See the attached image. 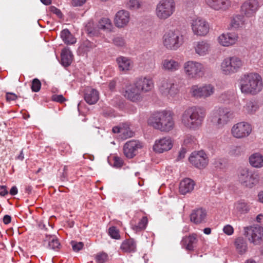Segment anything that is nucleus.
Listing matches in <instances>:
<instances>
[{
  "mask_svg": "<svg viewBox=\"0 0 263 263\" xmlns=\"http://www.w3.org/2000/svg\"><path fill=\"white\" fill-rule=\"evenodd\" d=\"M124 6L127 10L137 11L142 8L143 1L142 0H125L124 2Z\"/></svg>",
  "mask_w": 263,
  "mask_h": 263,
  "instance_id": "obj_38",
  "label": "nucleus"
},
{
  "mask_svg": "<svg viewBox=\"0 0 263 263\" xmlns=\"http://www.w3.org/2000/svg\"><path fill=\"white\" fill-rule=\"evenodd\" d=\"M233 118V112L226 107H216L212 112L211 121L218 128H222Z\"/></svg>",
  "mask_w": 263,
  "mask_h": 263,
  "instance_id": "obj_7",
  "label": "nucleus"
},
{
  "mask_svg": "<svg viewBox=\"0 0 263 263\" xmlns=\"http://www.w3.org/2000/svg\"><path fill=\"white\" fill-rule=\"evenodd\" d=\"M148 219L147 217H143L138 224H131V227L133 230L136 233L144 231L147 226Z\"/></svg>",
  "mask_w": 263,
  "mask_h": 263,
  "instance_id": "obj_41",
  "label": "nucleus"
},
{
  "mask_svg": "<svg viewBox=\"0 0 263 263\" xmlns=\"http://www.w3.org/2000/svg\"><path fill=\"white\" fill-rule=\"evenodd\" d=\"M243 65L242 59L234 55L225 58L221 63L220 69L225 75H231L239 71Z\"/></svg>",
  "mask_w": 263,
  "mask_h": 263,
  "instance_id": "obj_8",
  "label": "nucleus"
},
{
  "mask_svg": "<svg viewBox=\"0 0 263 263\" xmlns=\"http://www.w3.org/2000/svg\"><path fill=\"white\" fill-rule=\"evenodd\" d=\"M191 27L194 34L201 36H205L209 33L210 29L209 23L201 17L193 19Z\"/></svg>",
  "mask_w": 263,
  "mask_h": 263,
  "instance_id": "obj_16",
  "label": "nucleus"
},
{
  "mask_svg": "<svg viewBox=\"0 0 263 263\" xmlns=\"http://www.w3.org/2000/svg\"><path fill=\"white\" fill-rule=\"evenodd\" d=\"M107 254L105 253H101L97 254L96 259L98 263H104L107 259Z\"/></svg>",
  "mask_w": 263,
  "mask_h": 263,
  "instance_id": "obj_51",
  "label": "nucleus"
},
{
  "mask_svg": "<svg viewBox=\"0 0 263 263\" xmlns=\"http://www.w3.org/2000/svg\"><path fill=\"white\" fill-rule=\"evenodd\" d=\"M130 20V12L127 10L121 9L116 13L114 23L116 27L122 29L128 25Z\"/></svg>",
  "mask_w": 263,
  "mask_h": 263,
  "instance_id": "obj_18",
  "label": "nucleus"
},
{
  "mask_svg": "<svg viewBox=\"0 0 263 263\" xmlns=\"http://www.w3.org/2000/svg\"><path fill=\"white\" fill-rule=\"evenodd\" d=\"M108 234L113 239H119L120 235L119 230L116 227H111L108 229Z\"/></svg>",
  "mask_w": 263,
  "mask_h": 263,
  "instance_id": "obj_45",
  "label": "nucleus"
},
{
  "mask_svg": "<svg viewBox=\"0 0 263 263\" xmlns=\"http://www.w3.org/2000/svg\"><path fill=\"white\" fill-rule=\"evenodd\" d=\"M247 18L246 16L241 13L235 15L231 18V25L234 28L243 27L247 23Z\"/></svg>",
  "mask_w": 263,
  "mask_h": 263,
  "instance_id": "obj_33",
  "label": "nucleus"
},
{
  "mask_svg": "<svg viewBox=\"0 0 263 263\" xmlns=\"http://www.w3.org/2000/svg\"><path fill=\"white\" fill-rule=\"evenodd\" d=\"M17 192V188L16 186H12L10 191V194L12 196L16 195Z\"/></svg>",
  "mask_w": 263,
  "mask_h": 263,
  "instance_id": "obj_63",
  "label": "nucleus"
},
{
  "mask_svg": "<svg viewBox=\"0 0 263 263\" xmlns=\"http://www.w3.org/2000/svg\"><path fill=\"white\" fill-rule=\"evenodd\" d=\"M123 95L127 100L134 103L141 102L144 98V96L135 83L126 87Z\"/></svg>",
  "mask_w": 263,
  "mask_h": 263,
  "instance_id": "obj_17",
  "label": "nucleus"
},
{
  "mask_svg": "<svg viewBox=\"0 0 263 263\" xmlns=\"http://www.w3.org/2000/svg\"><path fill=\"white\" fill-rule=\"evenodd\" d=\"M98 27L99 29L104 31L110 32L112 31L114 27L111 20L108 17H102L98 22Z\"/></svg>",
  "mask_w": 263,
  "mask_h": 263,
  "instance_id": "obj_35",
  "label": "nucleus"
},
{
  "mask_svg": "<svg viewBox=\"0 0 263 263\" xmlns=\"http://www.w3.org/2000/svg\"><path fill=\"white\" fill-rule=\"evenodd\" d=\"M71 245L73 250L75 252L79 251L82 249L84 246V243L82 242H77L76 241H71Z\"/></svg>",
  "mask_w": 263,
  "mask_h": 263,
  "instance_id": "obj_49",
  "label": "nucleus"
},
{
  "mask_svg": "<svg viewBox=\"0 0 263 263\" xmlns=\"http://www.w3.org/2000/svg\"><path fill=\"white\" fill-rule=\"evenodd\" d=\"M181 67V61L175 58L168 57L163 59L161 62V69L167 72H175L178 71Z\"/></svg>",
  "mask_w": 263,
  "mask_h": 263,
  "instance_id": "obj_20",
  "label": "nucleus"
},
{
  "mask_svg": "<svg viewBox=\"0 0 263 263\" xmlns=\"http://www.w3.org/2000/svg\"><path fill=\"white\" fill-rule=\"evenodd\" d=\"M183 70L185 76L190 79H197L202 77L205 73V67L198 61L189 60L185 62L183 65Z\"/></svg>",
  "mask_w": 263,
  "mask_h": 263,
  "instance_id": "obj_6",
  "label": "nucleus"
},
{
  "mask_svg": "<svg viewBox=\"0 0 263 263\" xmlns=\"http://www.w3.org/2000/svg\"><path fill=\"white\" fill-rule=\"evenodd\" d=\"M65 99L61 95H53L52 96V100L57 102L62 103L65 101Z\"/></svg>",
  "mask_w": 263,
  "mask_h": 263,
  "instance_id": "obj_58",
  "label": "nucleus"
},
{
  "mask_svg": "<svg viewBox=\"0 0 263 263\" xmlns=\"http://www.w3.org/2000/svg\"><path fill=\"white\" fill-rule=\"evenodd\" d=\"M173 146V141L169 136L163 137L156 140L153 150L157 153H163L170 150Z\"/></svg>",
  "mask_w": 263,
  "mask_h": 263,
  "instance_id": "obj_19",
  "label": "nucleus"
},
{
  "mask_svg": "<svg viewBox=\"0 0 263 263\" xmlns=\"http://www.w3.org/2000/svg\"><path fill=\"white\" fill-rule=\"evenodd\" d=\"M243 234L251 243L257 245L263 238V228L260 226L245 227Z\"/></svg>",
  "mask_w": 263,
  "mask_h": 263,
  "instance_id": "obj_12",
  "label": "nucleus"
},
{
  "mask_svg": "<svg viewBox=\"0 0 263 263\" xmlns=\"http://www.w3.org/2000/svg\"><path fill=\"white\" fill-rule=\"evenodd\" d=\"M204 2L210 9L217 11H226L232 6L231 0H204Z\"/></svg>",
  "mask_w": 263,
  "mask_h": 263,
  "instance_id": "obj_23",
  "label": "nucleus"
},
{
  "mask_svg": "<svg viewBox=\"0 0 263 263\" xmlns=\"http://www.w3.org/2000/svg\"><path fill=\"white\" fill-rule=\"evenodd\" d=\"M211 48L210 42L206 40L195 42L193 44L195 52L199 57H204L209 54Z\"/></svg>",
  "mask_w": 263,
  "mask_h": 263,
  "instance_id": "obj_24",
  "label": "nucleus"
},
{
  "mask_svg": "<svg viewBox=\"0 0 263 263\" xmlns=\"http://www.w3.org/2000/svg\"><path fill=\"white\" fill-rule=\"evenodd\" d=\"M159 90L161 94L168 99H173L179 93V89L175 81L170 78H164L159 83Z\"/></svg>",
  "mask_w": 263,
  "mask_h": 263,
  "instance_id": "obj_9",
  "label": "nucleus"
},
{
  "mask_svg": "<svg viewBox=\"0 0 263 263\" xmlns=\"http://www.w3.org/2000/svg\"><path fill=\"white\" fill-rule=\"evenodd\" d=\"M114 44L119 47H123L125 45V41L122 36H116L113 40Z\"/></svg>",
  "mask_w": 263,
  "mask_h": 263,
  "instance_id": "obj_47",
  "label": "nucleus"
},
{
  "mask_svg": "<svg viewBox=\"0 0 263 263\" xmlns=\"http://www.w3.org/2000/svg\"><path fill=\"white\" fill-rule=\"evenodd\" d=\"M213 165L217 168H223L225 166L224 160L221 158L215 159L213 162Z\"/></svg>",
  "mask_w": 263,
  "mask_h": 263,
  "instance_id": "obj_50",
  "label": "nucleus"
},
{
  "mask_svg": "<svg viewBox=\"0 0 263 263\" xmlns=\"http://www.w3.org/2000/svg\"><path fill=\"white\" fill-rule=\"evenodd\" d=\"M41 87V83L40 81L37 79L35 78L32 80V85H31V89L33 92H38L40 91Z\"/></svg>",
  "mask_w": 263,
  "mask_h": 263,
  "instance_id": "obj_46",
  "label": "nucleus"
},
{
  "mask_svg": "<svg viewBox=\"0 0 263 263\" xmlns=\"http://www.w3.org/2000/svg\"><path fill=\"white\" fill-rule=\"evenodd\" d=\"M206 211L203 208H199L193 211L190 215L191 221L198 224L206 221Z\"/></svg>",
  "mask_w": 263,
  "mask_h": 263,
  "instance_id": "obj_27",
  "label": "nucleus"
},
{
  "mask_svg": "<svg viewBox=\"0 0 263 263\" xmlns=\"http://www.w3.org/2000/svg\"><path fill=\"white\" fill-rule=\"evenodd\" d=\"M120 248L125 252H135L137 249L136 243L133 239H126L122 243Z\"/></svg>",
  "mask_w": 263,
  "mask_h": 263,
  "instance_id": "obj_36",
  "label": "nucleus"
},
{
  "mask_svg": "<svg viewBox=\"0 0 263 263\" xmlns=\"http://www.w3.org/2000/svg\"><path fill=\"white\" fill-rule=\"evenodd\" d=\"M142 147V144L139 141L130 140L126 142L123 146V153L125 156L131 159L137 154L138 151Z\"/></svg>",
  "mask_w": 263,
  "mask_h": 263,
  "instance_id": "obj_21",
  "label": "nucleus"
},
{
  "mask_svg": "<svg viewBox=\"0 0 263 263\" xmlns=\"http://www.w3.org/2000/svg\"><path fill=\"white\" fill-rule=\"evenodd\" d=\"M135 84L140 90L141 93H146L151 91L154 87L153 80L147 77H141L135 81Z\"/></svg>",
  "mask_w": 263,
  "mask_h": 263,
  "instance_id": "obj_25",
  "label": "nucleus"
},
{
  "mask_svg": "<svg viewBox=\"0 0 263 263\" xmlns=\"http://www.w3.org/2000/svg\"><path fill=\"white\" fill-rule=\"evenodd\" d=\"M8 192L7 190L6 186L5 185H0V195L4 196L8 194Z\"/></svg>",
  "mask_w": 263,
  "mask_h": 263,
  "instance_id": "obj_60",
  "label": "nucleus"
},
{
  "mask_svg": "<svg viewBox=\"0 0 263 263\" xmlns=\"http://www.w3.org/2000/svg\"><path fill=\"white\" fill-rule=\"evenodd\" d=\"M252 130L250 124L242 121L233 125L231 129V134L234 138L240 139L248 137Z\"/></svg>",
  "mask_w": 263,
  "mask_h": 263,
  "instance_id": "obj_13",
  "label": "nucleus"
},
{
  "mask_svg": "<svg viewBox=\"0 0 263 263\" xmlns=\"http://www.w3.org/2000/svg\"><path fill=\"white\" fill-rule=\"evenodd\" d=\"M195 183L190 178H185L181 181L179 186V191L181 194L185 195L192 192L194 187Z\"/></svg>",
  "mask_w": 263,
  "mask_h": 263,
  "instance_id": "obj_32",
  "label": "nucleus"
},
{
  "mask_svg": "<svg viewBox=\"0 0 263 263\" xmlns=\"http://www.w3.org/2000/svg\"><path fill=\"white\" fill-rule=\"evenodd\" d=\"M112 131L115 134H120L122 139H126L133 136L134 133L130 130L128 124H122L112 128Z\"/></svg>",
  "mask_w": 263,
  "mask_h": 263,
  "instance_id": "obj_29",
  "label": "nucleus"
},
{
  "mask_svg": "<svg viewBox=\"0 0 263 263\" xmlns=\"http://www.w3.org/2000/svg\"><path fill=\"white\" fill-rule=\"evenodd\" d=\"M206 114L205 109L202 107H189L181 115V123L187 129L192 130H198L202 126Z\"/></svg>",
  "mask_w": 263,
  "mask_h": 263,
  "instance_id": "obj_1",
  "label": "nucleus"
},
{
  "mask_svg": "<svg viewBox=\"0 0 263 263\" xmlns=\"http://www.w3.org/2000/svg\"><path fill=\"white\" fill-rule=\"evenodd\" d=\"M214 86L211 84L194 85L190 89V94L195 99H206L214 94Z\"/></svg>",
  "mask_w": 263,
  "mask_h": 263,
  "instance_id": "obj_11",
  "label": "nucleus"
},
{
  "mask_svg": "<svg viewBox=\"0 0 263 263\" xmlns=\"http://www.w3.org/2000/svg\"><path fill=\"white\" fill-rule=\"evenodd\" d=\"M259 3L257 0H246L240 7V12L247 18L255 17L259 10Z\"/></svg>",
  "mask_w": 263,
  "mask_h": 263,
  "instance_id": "obj_15",
  "label": "nucleus"
},
{
  "mask_svg": "<svg viewBox=\"0 0 263 263\" xmlns=\"http://www.w3.org/2000/svg\"><path fill=\"white\" fill-rule=\"evenodd\" d=\"M86 0H72L71 4L73 6H80L83 5Z\"/></svg>",
  "mask_w": 263,
  "mask_h": 263,
  "instance_id": "obj_59",
  "label": "nucleus"
},
{
  "mask_svg": "<svg viewBox=\"0 0 263 263\" xmlns=\"http://www.w3.org/2000/svg\"><path fill=\"white\" fill-rule=\"evenodd\" d=\"M84 30L89 36H97L99 34L98 26H96L92 20H89L85 24Z\"/></svg>",
  "mask_w": 263,
  "mask_h": 263,
  "instance_id": "obj_39",
  "label": "nucleus"
},
{
  "mask_svg": "<svg viewBox=\"0 0 263 263\" xmlns=\"http://www.w3.org/2000/svg\"><path fill=\"white\" fill-rule=\"evenodd\" d=\"M196 141L195 137L192 135H187L184 139V143L185 144H191L194 143Z\"/></svg>",
  "mask_w": 263,
  "mask_h": 263,
  "instance_id": "obj_55",
  "label": "nucleus"
},
{
  "mask_svg": "<svg viewBox=\"0 0 263 263\" xmlns=\"http://www.w3.org/2000/svg\"><path fill=\"white\" fill-rule=\"evenodd\" d=\"M116 62L120 71L126 72L133 67V62L128 57L119 56L116 59Z\"/></svg>",
  "mask_w": 263,
  "mask_h": 263,
  "instance_id": "obj_28",
  "label": "nucleus"
},
{
  "mask_svg": "<svg viewBox=\"0 0 263 263\" xmlns=\"http://www.w3.org/2000/svg\"><path fill=\"white\" fill-rule=\"evenodd\" d=\"M6 98L7 101H14L17 99V96L12 92H7Z\"/></svg>",
  "mask_w": 263,
  "mask_h": 263,
  "instance_id": "obj_54",
  "label": "nucleus"
},
{
  "mask_svg": "<svg viewBox=\"0 0 263 263\" xmlns=\"http://www.w3.org/2000/svg\"><path fill=\"white\" fill-rule=\"evenodd\" d=\"M61 37L66 44H73L76 42V39L68 29H64L61 32Z\"/></svg>",
  "mask_w": 263,
  "mask_h": 263,
  "instance_id": "obj_43",
  "label": "nucleus"
},
{
  "mask_svg": "<svg viewBox=\"0 0 263 263\" xmlns=\"http://www.w3.org/2000/svg\"><path fill=\"white\" fill-rule=\"evenodd\" d=\"M72 62V53L66 49L63 50L61 53V63L65 66H68Z\"/></svg>",
  "mask_w": 263,
  "mask_h": 263,
  "instance_id": "obj_44",
  "label": "nucleus"
},
{
  "mask_svg": "<svg viewBox=\"0 0 263 263\" xmlns=\"http://www.w3.org/2000/svg\"><path fill=\"white\" fill-rule=\"evenodd\" d=\"M198 239L196 233H192L188 236L182 238L180 244L182 248L187 251H193L196 247Z\"/></svg>",
  "mask_w": 263,
  "mask_h": 263,
  "instance_id": "obj_26",
  "label": "nucleus"
},
{
  "mask_svg": "<svg viewBox=\"0 0 263 263\" xmlns=\"http://www.w3.org/2000/svg\"><path fill=\"white\" fill-rule=\"evenodd\" d=\"M258 201L263 203V191L260 192L258 194Z\"/></svg>",
  "mask_w": 263,
  "mask_h": 263,
  "instance_id": "obj_64",
  "label": "nucleus"
},
{
  "mask_svg": "<svg viewBox=\"0 0 263 263\" xmlns=\"http://www.w3.org/2000/svg\"><path fill=\"white\" fill-rule=\"evenodd\" d=\"M249 161L252 167L261 168L263 167V155L259 153H254L249 157Z\"/></svg>",
  "mask_w": 263,
  "mask_h": 263,
  "instance_id": "obj_31",
  "label": "nucleus"
},
{
  "mask_svg": "<svg viewBox=\"0 0 263 263\" xmlns=\"http://www.w3.org/2000/svg\"><path fill=\"white\" fill-rule=\"evenodd\" d=\"M99 99V93L95 89L88 88L84 93V100L89 104L92 105L97 103Z\"/></svg>",
  "mask_w": 263,
  "mask_h": 263,
  "instance_id": "obj_30",
  "label": "nucleus"
},
{
  "mask_svg": "<svg viewBox=\"0 0 263 263\" xmlns=\"http://www.w3.org/2000/svg\"><path fill=\"white\" fill-rule=\"evenodd\" d=\"M11 220V217L8 215H6L4 216L3 222L5 224H8L10 223Z\"/></svg>",
  "mask_w": 263,
  "mask_h": 263,
  "instance_id": "obj_62",
  "label": "nucleus"
},
{
  "mask_svg": "<svg viewBox=\"0 0 263 263\" xmlns=\"http://www.w3.org/2000/svg\"><path fill=\"white\" fill-rule=\"evenodd\" d=\"M233 97V93L229 92H224L222 93L219 97L220 101L225 102L232 99Z\"/></svg>",
  "mask_w": 263,
  "mask_h": 263,
  "instance_id": "obj_48",
  "label": "nucleus"
},
{
  "mask_svg": "<svg viewBox=\"0 0 263 263\" xmlns=\"http://www.w3.org/2000/svg\"><path fill=\"white\" fill-rule=\"evenodd\" d=\"M262 79L258 73H246L240 79L239 88L242 93L256 95L262 90Z\"/></svg>",
  "mask_w": 263,
  "mask_h": 263,
  "instance_id": "obj_3",
  "label": "nucleus"
},
{
  "mask_svg": "<svg viewBox=\"0 0 263 263\" xmlns=\"http://www.w3.org/2000/svg\"><path fill=\"white\" fill-rule=\"evenodd\" d=\"M200 0H186L187 5L191 7H194L199 5Z\"/></svg>",
  "mask_w": 263,
  "mask_h": 263,
  "instance_id": "obj_57",
  "label": "nucleus"
},
{
  "mask_svg": "<svg viewBox=\"0 0 263 263\" xmlns=\"http://www.w3.org/2000/svg\"><path fill=\"white\" fill-rule=\"evenodd\" d=\"M238 34L234 32H226L220 34L217 41L223 47H231L234 45L238 40Z\"/></svg>",
  "mask_w": 263,
  "mask_h": 263,
  "instance_id": "obj_22",
  "label": "nucleus"
},
{
  "mask_svg": "<svg viewBox=\"0 0 263 263\" xmlns=\"http://www.w3.org/2000/svg\"><path fill=\"white\" fill-rule=\"evenodd\" d=\"M48 241V248L54 251H59L60 248L61 244L59 240L54 236H47L45 242Z\"/></svg>",
  "mask_w": 263,
  "mask_h": 263,
  "instance_id": "obj_42",
  "label": "nucleus"
},
{
  "mask_svg": "<svg viewBox=\"0 0 263 263\" xmlns=\"http://www.w3.org/2000/svg\"><path fill=\"white\" fill-rule=\"evenodd\" d=\"M123 164V160L118 157H115L114 166L117 168L121 167Z\"/></svg>",
  "mask_w": 263,
  "mask_h": 263,
  "instance_id": "obj_53",
  "label": "nucleus"
},
{
  "mask_svg": "<svg viewBox=\"0 0 263 263\" xmlns=\"http://www.w3.org/2000/svg\"><path fill=\"white\" fill-rule=\"evenodd\" d=\"M50 11L53 13L55 14L59 17L62 18L63 16L62 13L60 10L54 6H51L50 8Z\"/></svg>",
  "mask_w": 263,
  "mask_h": 263,
  "instance_id": "obj_56",
  "label": "nucleus"
},
{
  "mask_svg": "<svg viewBox=\"0 0 263 263\" xmlns=\"http://www.w3.org/2000/svg\"><path fill=\"white\" fill-rule=\"evenodd\" d=\"M238 179L243 185L252 188L258 183L259 176L257 172L251 171L248 168H243L239 171Z\"/></svg>",
  "mask_w": 263,
  "mask_h": 263,
  "instance_id": "obj_10",
  "label": "nucleus"
},
{
  "mask_svg": "<svg viewBox=\"0 0 263 263\" xmlns=\"http://www.w3.org/2000/svg\"><path fill=\"white\" fill-rule=\"evenodd\" d=\"M223 232L226 235H232L234 233V229L230 224H227L223 228Z\"/></svg>",
  "mask_w": 263,
  "mask_h": 263,
  "instance_id": "obj_52",
  "label": "nucleus"
},
{
  "mask_svg": "<svg viewBox=\"0 0 263 263\" xmlns=\"http://www.w3.org/2000/svg\"><path fill=\"white\" fill-rule=\"evenodd\" d=\"M186 153V151L185 149L182 148L179 152L178 156L177 158V160H181L184 158L185 157V155Z\"/></svg>",
  "mask_w": 263,
  "mask_h": 263,
  "instance_id": "obj_61",
  "label": "nucleus"
},
{
  "mask_svg": "<svg viewBox=\"0 0 263 263\" xmlns=\"http://www.w3.org/2000/svg\"><path fill=\"white\" fill-rule=\"evenodd\" d=\"M250 205L243 200L237 201L234 204V210L239 214H246L250 210Z\"/></svg>",
  "mask_w": 263,
  "mask_h": 263,
  "instance_id": "obj_40",
  "label": "nucleus"
},
{
  "mask_svg": "<svg viewBox=\"0 0 263 263\" xmlns=\"http://www.w3.org/2000/svg\"><path fill=\"white\" fill-rule=\"evenodd\" d=\"M189 160L192 165L200 170L205 168L209 163L208 155L203 151L192 153Z\"/></svg>",
  "mask_w": 263,
  "mask_h": 263,
  "instance_id": "obj_14",
  "label": "nucleus"
},
{
  "mask_svg": "<svg viewBox=\"0 0 263 263\" xmlns=\"http://www.w3.org/2000/svg\"><path fill=\"white\" fill-rule=\"evenodd\" d=\"M148 124L161 132L168 133L175 127L174 114L168 110H161L153 113L147 120Z\"/></svg>",
  "mask_w": 263,
  "mask_h": 263,
  "instance_id": "obj_2",
  "label": "nucleus"
},
{
  "mask_svg": "<svg viewBox=\"0 0 263 263\" xmlns=\"http://www.w3.org/2000/svg\"><path fill=\"white\" fill-rule=\"evenodd\" d=\"M234 245L237 252L242 255L246 253L248 250V245L246 240L242 237L235 239Z\"/></svg>",
  "mask_w": 263,
  "mask_h": 263,
  "instance_id": "obj_34",
  "label": "nucleus"
},
{
  "mask_svg": "<svg viewBox=\"0 0 263 263\" xmlns=\"http://www.w3.org/2000/svg\"><path fill=\"white\" fill-rule=\"evenodd\" d=\"M176 4L175 0H160L157 3L155 14L161 21H165L175 12Z\"/></svg>",
  "mask_w": 263,
  "mask_h": 263,
  "instance_id": "obj_5",
  "label": "nucleus"
},
{
  "mask_svg": "<svg viewBox=\"0 0 263 263\" xmlns=\"http://www.w3.org/2000/svg\"><path fill=\"white\" fill-rule=\"evenodd\" d=\"M184 42V36L178 29H170L164 33L162 43L168 50L176 51L181 47Z\"/></svg>",
  "mask_w": 263,
  "mask_h": 263,
  "instance_id": "obj_4",
  "label": "nucleus"
},
{
  "mask_svg": "<svg viewBox=\"0 0 263 263\" xmlns=\"http://www.w3.org/2000/svg\"><path fill=\"white\" fill-rule=\"evenodd\" d=\"M258 103L255 101H248L243 106L242 111L245 114H254L258 109Z\"/></svg>",
  "mask_w": 263,
  "mask_h": 263,
  "instance_id": "obj_37",
  "label": "nucleus"
}]
</instances>
